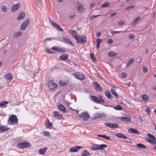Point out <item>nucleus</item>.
Segmentation results:
<instances>
[{
    "mask_svg": "<svg viewBox=\"0 0 156 156\" xmlns=\"http://www.w3.org/2000/svg\"><path fill=\"white\" fill-rule=\"evenodd\" d=\"M75 38L76 42L79 44H83L87 42L86 37L84 34L82 36L79 35L78 37Z\"/></svg>",
    "mask_w": 156,
    "mask_h": 156,
    "instance_id": "1",
    "label": "nucleus"
},
{
    "mask_svg": "<svg viewBox=\"0 0 156 156\" xmlns=\"http://www.w3.org/2000/svg\"><path fill=\"white\" fill-rule=\"evenodd\" d=\"M107 145L104 144H101L100 145L97 144H94L92 145L90 149L94 151H97L98 150L103 149L104 148L107 147Z\"/></svg>",
    "mask_w": 156,
    "mask_h": 156,
    "instance_id": "2",
    "label": "nucleus"
},
{
    "mask_svg": "<svg viewBox=\"0 0 156 156\" xmlns=\"http://www.w3.org/2000/svg\"><path fill=\"white\" fill-rule=\"evenodd\" d=\"M90 97L91 98V100L95 103L100 104L101 102H104L103 98L100 95H99V98L95 96L91 95Z\"/></svg>",
    "mask_w": 156,
    "mask_h": 156,
    "instance_id": "3",
    "label": "nucleus"
},
{
    "mask_svg": "<svg viewBox=\"0 0 156 156\" xmlns=\"http://www.w3.org/2000/svg\"><path fill=\"white\" fill-rule=\"evenodd\" d=\"M8 122H9L11 125L17 124L18 123V119L16 116L15 115H12L10 116L8 120Z\"/></svg>",
    "mask_w": 156,
    "mask_h": 156,
    "instance_id": "4",
    "label": "nucleus"
},
{
    "mask_svg": "<svg viewBox=\"0 0 156 156\" xmlns=\"http://www.w3.org/2000/svg\"><path fill=\"white\" fill-rule=\"evenodd\" d=\"M47 84L51 90H55L57 88V84L52 80H50L48 81Z\"/></svg>",
    "mask_w": 156,
    "mask_h": 156,
    "instance_id": "5",
    "label": "nucleus"
},
{
    "mask_svg": "<svg viewBox=\"0 0 156 156\" xmlns=\"http://www.w3.org/2000/svg\"><path fill=\"white\" fill-rule=\"evenodd\" d=\"M30 22L29 19H27L21 24L20 27V30H25L28 26Z\"/></svg>",
    "mask_w": 156,
    "mask_h": 156,
    "instance_id": "6",
    "label": "nucleus"
},
{
    "mask_svg": "<svg viewBox=\"0 0 156 156\" xmlns=\"http://www.w3.org/2000/svg\"><path fill=\"white\" fill-rule=\"evenodd\" d=\"M31 146V144L29 142H20V149H24L27 147H30Z\"/></svg>",
    "mask_w": 156,
    "mask_h": 156,
    "instance_id": "7",
    "label": "nucleus"
},
{
    "mask_svg": "<svg viewBox=\"0 0 156 156\" xmlns=\"http://www.w3.org/2000/svg\"><path fill=\"white\" fill-rule=\"evenodd\" d=\"M79 117L82 118L84 121H87L89 119L90 116L87 112H84L80 114Z\"/></svg>",
    "mask_w": 156,
    "mask_h": 156,
    "instance_id": "8",
    "label": "nucleus"
},
{
    "mask_svg": "<svg viewBox=\"0 0 156 156\" xmlns=\"http://www.w3.org/2000/svg\"><path fill=\"white\" fill-rule=\"evenodd\" d=\"M93 86L95 89L97 91H101L103 90V89L101 87L99 84L97 82L93 83Z\"/></svg>",
    "mask_w": 156,
    "mask_h": 156,
    "instance_id": "9",
    "label": "nucleus"
},
{
    "mask_svg": "<svg viewBox=\"0 0 156 156\" xmlns=\"http://www.w3.org/2000/svg\"><path fill=\"white\" fill-rule=\"evenodd\" d=\"M74 75L75 77L80 80H84L85 79V76L83 74L81 73H75Z\"/></svg>",
    "mask_w": 156,
    "mask_h": 156,
    "instance_id": "10",
    "label": "nucleus"
},
{
    "mask_svg": "<svg viewBox=\"0 0 156 156\" xmlns=\"http://www.w3.org/2000/svg\"><path fill=\"white\" fill-rule=\"evenodd\" d=\"M51 25L54 27L56 28L59 31H63V30L62 28L60 27V25L58 24L54 21H51Z\"/></svg>",
    "mask_w": 156,
    "mask_h": 156,
    "instance_id": "11",
    "label": "nucleus"
},
{
    "mask_svg": "<svg viewBox=\"0 0 156 156\" xmlns=\"http://www.w3.org/2000/svg\"><path fill=\"white\" fill-rule=\"evenodd\" d=\"M63 40H61V41L67 44L71 45L72 46H73L74 45L72 42L67 37H63L62 38Z\"/></svg>",
    "mask_w": 156,
    "mask_h": 156,
    "instance_id": "12",
    "label": "nucleus"
},
{
    "mask_svg": "<svg viewBox=\"0 0 156 156\" xmlns=\"http://www.w3.org/2000/svg\"><path fill=\"white\" fill-rule=\"evenodd\" d=\"M105 125L109 127L112 128H117L118 127V125L117 123H105Z\"/></svg>",
    "mask_w": 156,
    "mask_h": 156,
    "instance_id": "13",
    "label": "nucleus"
},
{
    "mask_svg": "<svg viewBox=\"0 0 156 156\" xmlns=\"http://www.w3.org/2000/svg\"><path fill=\"white\" fill-rule=\"evenodd\" d=\"M77 3L78 5L76 6V8L78 12L79 13H81L83 12V6L79 2H77Z\"/></svg>",
    "mask_w": 156,
    "mask_h": 156,
    "instance_id": "14",
    "label": "nucleus"
},
{
    "mask_svg": "<svg viewBox=\"0 0 156 156\" xmlns=\"http://www.w3.org/2000/svg\"><path fill=\"white\" fill-rule=\"evenodd\" d=\"M53 114L55 117L58 119H61L62 118V116L57 111H55Z\"/></svg>",
    "mask_w": 156,
    "mask_h": 156,
    "instance_id": "15",
    "label": "nucleus"
},
{
    "mask_svg": "<svg viewBox=\"0 0 156 156\" xmlns=\"http://www.w3.org/2000/svg\"><path fill=\"white\" fill-rule=\"evenodd\" d=\"M120 119L122 122H129L131 120V118L130 116L129 117H122L120 118Z\"/></svg>",
    "mask_w": 156,
    "mask_h": 156,
    "instance_id": "16",
    "label": "nucleus"
},
{
    "mask_svg": "<svg viewBox=\"0 0 156 156\" xmlns=\"http://www.w3.org/2000/svg\"><path fill=\"white\" fill-rule=\"evenodd\" d=\"M82 146H75L73 148H71L70 149V151L71 152H76L78 151V150L81 149Z\"/></svg>",
    "mask_w": 156,
    "mask_h": 156,
    "instance_id": "17",
    "label": "nucleus"
},
{
    "mask_svg": "<svg viewBox=\"0 0 156 156\" xmlns=\"http://www.w3.org/2000/svg\"><path fill=\"white\" fill-rule=\"evenodd\" d=\"M9 129V127L5 125L0 126V133H2L5 131H7Z\"/></svg>",
    "mask_w": 156,
    "mask_h": 156,
    "instance_id": "18",
    "label": "nucleus"
},
{
    "mask_svg": "<svg viewBox=\"0 0 156 156\" xmlns=\"http://www.w3.org/2000/svg\"><path fill=\"white\" fill-rule=\"evenodd\" d=\"M45 125L47 128L51 129L52 128V123H51L50 121L48 120H46L45 122Z\"/></svg>",
    "mask_w": 156,
    "mask_h": 156,
    "instance_id": "19",
    "label": "nucleus"
},
{
    "mask_svg": "<svg viewBox=\"0 0 156 156\" xmlns=\"http://www.w3.org/2000/svg\"><path fill=\"white\" fill-rule=\"evenodd\" d=\"M128 131L129 133H132L134 134H136L138 135L140 134V133L137 130L135 129L130 128L128 129Z\"/></svg>",
    "mask_w": 156,
    "mask_h": 156,
    "instance_id": "20",
    "label": "nucleus"
},
{
    "mask_svg": "<svg viewBox=\"0 0 156 156\" xmlns=\"http://www.w3.org/2000/svg\"><path fill=\"white\" fill-rule=\"evenodd\" d=\"M58 109L59 110L62 112L64 113L66 112L65 107L62 105L60 104L58 106Z\"/></svg>",
    "mask_w": 156,
    "mask_h": 156,
    "instance_id": "21",
    "label": "nucleus"
},
{
    "mask_svg": "<svg viewBox=\"0 0 156 156\" xmlns=\"http://www.w3.org/2000/svg\"><path fill=\"white\" fill-rule=\"evenodd\" d=\"M115 136L119 138H122L124 139L127 138V137L121 133H116Z\"/></svg>",
    "mask_w": 156,
    "mask_h": 156,
    "instance_id": "22",
    "label": "nucleus"
},
{
    "mask_svg": "<svg viewBox=\"0 0 156 156\" xmlns=\"http://www.w3.org/2000/svg\"><path fill=\"white\" fill-rule=\"evenodd\" d=\"M68 58V55L66 54H62L60 56V58L62 60H66Z\"/></svg>",
    "mask_w": 156,
    "mask_h": 156,
    "instance_id": "23",
    "label": "nucleus"
},
{
    "mask_svg": "<svg viewBox=\"0 0 156 156\" xmlns=\"http://www.w3.org/2000/svg\"><path fill=\"white\" fill-rule=\"evenodd\" d=\"M140 19V17H136L132 23L131 25L132 27L134 26Z\"/></svg>",
    "mask_w": 156,
    "mask_h": 156,
    "instance_id": "24",
    "label": "nucleus"
},
{
    "mask_svg": "<svg viewBox=\"0 0 156 156\" xmlns=\"http://www.w3.org/2000/svg\"><path fill=\"white\" fill-rule=\"evenodd\" d=\"M70 33L71 34L72 36L75 39V37H78V36L77 35V33L75 30L70 29Z\"/></svg>",
    "mask_w": 156,
    "mask_h": 156,
    "instance_id": "25",
    "label": "nucleus"
},
{
    "mask_svg": "<svg viewBox=\"0 0 156 156\" xmlns=\"http://www.w3.org/2000/svg\"><path fill=\"white\" fill-rule=\"evenodd\" d=\"M90 154L89 153L88 151L84 150L82 153L81 155V156H90Z\"/></svg>",
    "mask_w": 156,
    "mask_h": 156,
    "instance_id": "26",
    "label": "nucleus"
},
{
    "mask_svg": "<svg viewBox=\"0 0 156 156\" xmlns=\"http://www.w3.org/2000/svg\"><path fill=\"white\" fill-rule=\"evenodd\" d=\"M48 148L47 147H45L43 148V149L41 148L39 150V152L40 154L42 155L44 154Z\"/></svg>",
    "mask_w": 156,
    "mask_h": 156,
    "instance_id": "27",
    "label": "nucleus"
},
{
    "mask_svg": "<svg viewBox=\"0 0 156 156\" xmlns=\"http://www.w3.org/2000/svg\"><path fill=\"white\" fill-rule=\"evenodd\" d=\"M19 6L18 5V4H16L13 5L12 8V12L16 11L19 9Z\"/></svg>",
    "mask_w": 156,
    "mask_h": 156,
    "instance_id": "28",
    "label": "nucleus"
},
{
    "mask_svg": "<svg viewBox=\"0 0 156 156\" xmlns=\"http://www.w3.org/2000/svg\"><path fill=\"white\" fill-rule=\"evenodd\" d=\"M4 76L6 80H9L12 78L11 74L10 73H9L5 75Z\"/></svg>",
    "mask_w": 156,
    "mask_h": 156,
    "instance_id": "29",
    "label": "nucleus"
},
{
    "mask_svg": "<svg viewBox=\"0 0 156 156\" xmlns=\"http://www.w3.org/2000/svg\"><path fill=\"white\" fill-rule=\"evenodd\" d=\"M108 55L110 57H114L117 56V54L113 51H111L109 52Z\"/></svg>",
    "mask_w": 156,
    "mask_h": 156,
    "instance_id": "30",
    "label": "nucleus"
},
{
    "mask_svg": "<svg viewBox=\"0 0 156 156\" xmlns=\"http://www.w3.org/2000/svg\"><path fill=\"white\" fill-rule=\"evenodd\" d=\"M142 99L144 101H147L149 100V97L147 94H144L142 95Z\"/></svg>",
    "mask_w": 156,
    "mask_h": 156,
    "instance_id": "31",
    "label": "nucleus"
},
{
    "mask_svg": "<svg viewBox=\"0 0 156 156\" xmlns=\"http://www.w3.org/2000/svg\"><path fill=\"white\" fill-rule=\"evenodd\" d=\"M135 61V59L133 58H130L127 64L126 65V67H128L132 63H133Z\"/></svg>",
    "mask_w": 156,
    "mask_h": 156,
    "instance_id": "32",
    "label": "nucleus"
},
{
    "mask_svg": "<svg viewBox=\"0 0 156 156\" xmlns=\"http://www.w3.org/2000/svg\"><path fill=\"white\" fill-rule=\"evenodd\" d=\"M136 146L139 148L146 149V146L143 144L141 143H138L136 144Z\"/></svg>",
    "mask_w": 156,
    "mask_h": 156,
    "instance_id": "33",
    "label": "nucleus"
},
{
    "mask_svg": "<svg viewBox=\"0 0 156 156\" xmlns=\"http://www.w3.org/2000/svg\"><path fill=\"white\" fill-rule=\"evenodd\" d=\"M105 94L107 98L109 99L111 98V95L110 91L109 90H106Z\"/></svg>",
    "mask_w": 156,
    "mask_h": 156,
    "instance_id": "34",
    "label": "nucleus"
},
{
    "mask_svg": "<svg viewBox=\"0 0 156 156\" xmlns=\"http://www.w3.org/2000/svg\"><path fill=\"white\" fill-rule=\"evenodd\" d=\"M102 42V40L100 38H98L96 40V42L97 43V48H99L100 47V43Z\"/></svg>",
    "mask_w": 156,
    "mask_h": 156,
    "instance_id": "35",
    "label": "nucleus"
},
{
    "mask_svg": "<svg viewBox=\"0 0 156 156\" xmlns=\"http://www.w3.org/2000/svg\"><path fill=\"white\" fill-rule=\"evenodd\" d=\"M90 57L91 59L94 62H95L96 61V57L94 56V53H90Z\"/></svg>",
    "mask_w": 156,
    "mask_h": 156,
    "instance_id": "36",
    "label": "nucleus"
},
{
    "mask_svg": "<svg viewBox=\"0 0 156 156\" xmlns=\"http://www.w3.org/2000/svg\"><path fill=\"white\" fill-rule=\"evenodd\" d=\"M114 108L116 110H122L123 108L120 105H118L117 106L114 107Z\"/></svg>",
    "mask_w": 156,
    "mask_h": 156,
    "instance_id": "37",
    "label": "nucleus"
},
{
    "mask_svg": "<svg viewBox=\"0 0 156 156\" xmlns=\"http://www.w3.org/2000/svg\"><path fill=\"white\" fill-rule=\"evenodd\" d=\"M112 93L113 95H114L116 98H118L119 96L118 94L116 93L115 91L113 89H111V90Z\"/></svg>",
    "mask_w": 156,
    "mask_h": 156,
    "instance_id": "38",
    "label": "nucleus"
},
{
    "mask_svg": "<svg viewBox=\"0 0 156 156\" xmlns=\"http://www.w3.org/2000/svg\"><path fill=\"white\" fill-rule=\"evenodd\" d=\"M110 4L108 2H106L101 6V7L102 8L107 7L109 6Z\"/></svg>",
    "mask_w": 156,
    "mask_h": 156,
    "instance_id": "39",
    "label": "nucleus"
},
{
    "mask_svg": "<svg viewBox=\"0 0 156 156\" xmlns=\"http://www.w3.org/2000/svg\"><path fill=\"white\" fill-rule=\"evenodd\" d=\"M9 103L8 101H3L0 102V108Z\"/></svg>",
    "mask_w": 156,
    "mask_h": 156,
    "instance_id": "40",
    "label": "nucleus"
},
{
    "mask_svg": "<svg viewBox=\"0 0 156 156\" xmlns=\"http://www.w3.org/2000/svg\"><path fill=\"white\" fill-rule=\"evenodd\" d=\"M147 136L149 137L152 139L153 140H156L155 137L153 135L151 134L148 133L147 134Z\"/></svg>",
    "mask_w": 156,
    "mask_h": 156,
    "instance_id": "41",
    "label": "nucleus"
},
{
    "mask_svg": "<svg viewBox=\"0 0 156 156\" xmlns=\"http://www.w3.org/2000/svg\"><path fill=\"white\" fill-rule=\"evenodd\" d=\"M25 16V13L23 12H22L20 13V20L23 19Z\"/></svg>",
    "mask_w": 156,
    "mask_h": 156,
    "instance_id": "42",
    "label": "nucleus"
},
{
    "mask_svg": "<svg viewBox=\"0 0 156 156\" xmlns=\"http://www.w3.org/2000/svg\"><path fill=\"white\" fill-rule=\"evenodd\" d=\"M20 36V32H17L15 33L13 35V37L14 38H16Z\"/></svg>",
    "mask_w": 156,
    "mask_h": 156,
    "instance_id": "43",
    "label": "nucleus"
},
{
    "mask_svg": "<svg viewBox=\"0 0 156 156\" xmlns=\"http://www.w3.org/2000/svg\"><path fill=\"white\" fill-rule=\"evenodd\" d=\"M105 114L103 113H99L97 115V118L104 117H105Z\"/></svg>",
    "mask_w": 156,
    "mask_h": 156,
    "instance_id": "44",
    "label": "nucleus"
},
{
    "mask_svg": "<svg viewBox=\"0 0 156 156\" xmlns=\"http://www.w3.org/2000/svg\"><path fill=\"white\" fill-rule=\"evenodd\" d=\"M45 51L48 54H53L55 53V52L52 51L48 48H46Z\"/></svg>",
    "mask_w": 156,
    "mask_h": 156,
    "instance_id": "45",
    "label": "nucleus"
},
{
    "mask_svg": "<svg viewBox=\"0 0 156 156\" xmlns=\"http://www.w3.org/2000/svg\"><path fill=\"white\" fill-rule=\"evenodd\" d=\"M66 48H58V51L59 52H66Z\"/></svg>",
    "mask_w": 156,
    "mask_h": 156,
    "instance_id": "46",
    "label": "nucleus"
},
{
    "mask_svg": "<svg viewBox=\"0 0 156 156\" xmlns=\"http://www.w3.org/2000/svg\"><path fill=\"white\" fill-rule=\"evenodd\" d=\"M100 16V15H96V16L92 15L90 17L89 20H92L94 18H96L98 16Z\"/></svg>",
    "mask_w": 156,
    "mask_h": 156,
    "instance_id": "47",
    "label": "nucleus"
},
{
    "mask_svg": "<svg viewBox=\"0 0 156 156\" xmlns=\"http://www.w3.org/2000/svg\"><path fill=\"white\" fill-rule=\"evenodd\" d=\"M2 10L4 12H5L7 11V9L5 5H3L2 7Z\"/></svg>",
    "mask_w": 156,
    "mask_h": 156,
    "instance_id": "48",
    "label": "nucleus"
},
{
    "mask_svg": "<svg viewBox=\"0 0 156 156\" xmlns=\"http://www.w3.org/2000/svg\"><path fill=\"white\" fill-rule=\"evenodd\" d=\"M125 22L124 21L122 20L119 21V25L120 26H124L125 24Z\"/></svg>",
    "mask_w": 156,
    "mask_h": 156,
    "instance_id": "49",
    "label": "nucleus"
},
{
    "mask_svg": "<svg viewBox=\"0 0 156 156\" xmlns=\"http://www.w3.org/2000/svg\"><path fill=\"white\" fill-rule=\"evenodd\" d=\"M134 7V5H131V6H130L129 7H126L125 9V10H128L129 9H131L133 8Z\"/></svg>",
    "mask_w": 156,
    "mask_h": 156,
    "instance_id": "50",
    "label": "nucleus"
},
{
    "mask_svg": "<svg viewBox=\"0 0 156 156\" xmlns=\"http://www.w3.org/2000/svg\"><path fill=\"white\" fill-rule=\"evenodd\" d=\"M43 133L44 135L45 136H48L50 135V133L48 131H44Z\"/></svg>",
    "mask_w": 156,
    "mask_h": 156,
    "instance_id": "51",
    "label": "nucleus"
},
{
    "mask_svg": "<svg viewBox=\"0 0 156 156\" xmlns=\"http://www.w3.org/2000/svg\"><path fill=\"white\" fill-rule=\"evenodd\" d=\"M127 75L126 73H122L121 74V76L122 78H125L127 76Z\"/></svg>",
    "mask_w": 156,
    "mask_h": 156,
    "instance_id": "52",
    "label": "nucleus"
},
{
    "mask_svg": "<svg viewBox=\"0 0 156 156\" xmlns=\"http://www.w3.org/2000/svg\"><path fill=\"white\" fill-rule=\"evenodd\" d=\"M121 32V31H115L114 30H112L110 33L111 34H114L116 33H120Z\"/></svg>",
    "mask_w": 156,
    "mask_h": 156,
    "instance_id": "53",
    "label": "nucleus"
},
{
    "mask_svg": "<svg viewBox=\"0 0 156 156\" xmlns=\"http://www.w3.org/2000/svg\"><path fill=\"white\" fill-rule=\"evenodd\" d=\"M59 84L61 86H64L65 85H66L67 84V83L65 82L60 81L59 82Z\"/></svg>",
    "mask_w": 156,
    "mask_h": 156,
    "instance_id": "54",
    "label": "nucleus"
},
{
    "mask_svg": "<svg viewBox=\"0 0 156 156\" xmlns=\"http://www.w3.org/2000/svg\"><path fill=\"white\" fill-rule=\"evenodd\" d=\"M36 4L38 6H39V5H41V0H36Z\"/></svg>",
    "mask_w": 156,
    "mask_h": 156,
    "instance_id": "55",
    "label": "nucleus"
},
{
    "mask_svg": "<svg viewBox=\"0 0 156 156\" xmlns=\"http://www.w3.org/2000/svg\"><path fill=\"white\" fill-rule=\"evenodd\" d=\"M145 140L151 144L152 141V140L150 139L148 137H146L145 138Z\"/></svg>",
    "mask_w": 156,
    "mask_h": 156,
    "instance_id": "56",
    "label": "nucleus"
},
{
    "mask_svg": "<svg viewBox=\"0 0 156 156\" xmlns=\"http://www.w3.org/2000/svg\"><path fill=\"white\" fill-rule=\"evenodd\" d=\"M134 38V35L132 34H130L129 36V39H133Z\"/></svg>",
    "mask_w": 156,
    "mask_h": 156,
    "instance_id": "57",
    "label": "nucleus"
},
{
    "mask_svg": "<svg viewBox=\"0 0 156 156\" xmlns=\"http://www.w3.org/2000/svg\"><path fill=\"white\" fill-rule=\"evenodd\" d=\"M51 49L52 50H55V51H58V47H52L51 48Z\"/></svg>",
    "mask_w": 156,
    "mask_h": 156,
    "instance_id": "58",
    "label": "nucleus"
},
{
    "mask_svg": "<svg viewBox=\"0 0 156 156\" xmlns=\"http://www.w3.org/2000/svg\"><path fill=\"white\" fill-rule=\"evenodd\" d=\"M143 71L144 73H146L147 72V67H143Z\"/></svg>",
    "mask_w": 156,
    "mask_h": 156,
    "instance_id": "59",
    "label": "nucleus"
},
{
    "mask_svg": "<svg viewBox=\"0 0 156 156\" xmlns=\"http://www.w3.org/2000/svg\"><path fill=\"white\" fill-rule=\"evenodd\" d=\"M108 43L109 44H112L113 43V41L111 39H109L108 41Z\"/></svg>",
    "mask_w": 156,
    "mask_h": 156,
    "instance_id": "60",
    "label": "nucleus"
},
{
    "mask_svg": "<svg viewBox=\"0 0 156 156\" xmlns=\"http://www.w3.org/2000/svg\"><path fill=\"white\" fill-rule=\"evenodd\" d=\"M146 112H147V113L148 114L150 115V112L151 111V109L149 108H147L146 109Z\"/></svg>",
    "mask_w": 156,
    "mask_h": 156,
    "instance_id": "61",
    "label": "nucleus"
},
{
    "mask_svg": "<svg viewBox=\"0 0 156 156\" xmlns=\"http://www.w3.org/2000/svg\"><path fill=\"white\" fill-rule=\"evenodd\" d=\"M117 14V13L116 12L112 13L110 15V17H112L114 16H116Z\"/></svg>",
    "mask_w": 156,
    "mask_h": 156,
    "instance_id": "62",
    "label": "nucleus"
},
{
    "mask_svg": "<svg viewBox=\"0 0 156 156\" xmlns=\"http://www.w3.org/2000/svg\"><path fill=\"white\" fill-rule=\"evenodd\" d=\"M52 40V39L51 38H50V37H48V38H46L44 41V42H47L48 41H51Z\"/></svg>",
    "mask_w": 156,
    "mask_h": 156,
    "instance_id": "63",
    "label": "nucleus"
},
{
    "mask_svg": "<svg viewBox=\"0 0 156 156\" xmlns=\"http://www.w3.org/2000/svg\"><path fill=\"white\" fill-rule=\"evenodd\" d=\"M105 135H100V134H98L97 135V136L99 137H103V138H104Z\"/></svg>",
    "mask_w": 156,
    "mask_h": 156,
    "instance_id": "64",
    "label": "nucleus"
}]
</instances>
